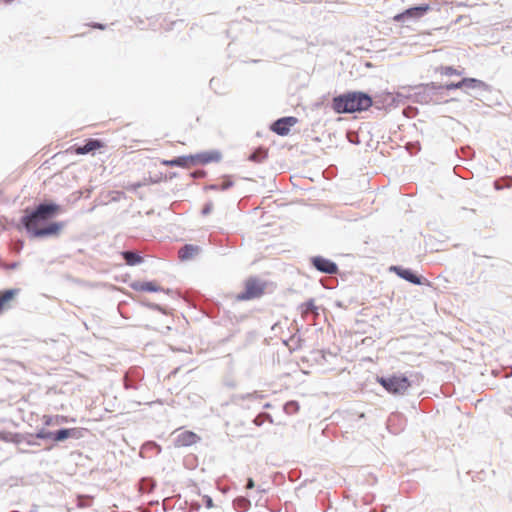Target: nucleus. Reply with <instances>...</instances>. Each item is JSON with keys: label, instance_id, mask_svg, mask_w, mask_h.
Listing matches in <instances>:
<instances>
[{"label": "nucleus", "instance_id": "1", "mask_svg": "<svg viewBox=\"0 0 512 512\" xmlns=\"http://www.w3.org/2000/svg\"><path fill=\"white\" fill-rule=\"evenodd\" d=\"M372 104V98L363 92H348L332 100V108L338 114L366 111Z\"/></svg>", "mask_w": 512, "mask_h": 512}, {"label": "nucleus", "instance_id": "2", "mask_svg": "<svg viewBox=\"0 0 512 512\" xmlns=\"http://www.w3.org/2000/svg\"><path fill=\"white\" fill-rule=\"evenodd\" d=\"M63 211L59 204L54 202L42 203L33 211L26 210L23 224H36L40 221H47L55 218Z\"/></svg>", "mask_w": 512, "mask_h": 512}, {"label": "nucleus", "instance_id": "3", "mask_svg": "<svg viewBox=\"0 0 512 512\" xmlns=\"http://www.w3.org/2000/svg\"><path fill=\"white\" fill-rule=\"evenodd\" d=\"M267 283L257 277H249L244 281V291L234 296L235 301H249L264 295Z\"/></svg>", "mask_w": 512, "mask_h": 512}, {"label": "nucleus", "instance_id": "4", "mask_svg": "<svg viewBox=\"0 0 512 512\" xmlns=\"http://www.w3.org/2000/svg\"><path fill=\"white\" fill-rule=\"evenodd\" d=\"M377 382L390 394L404 395L411 387V381L403 375L378 377Z\"/></svg>", "mask_w": 512, "mask_h": 512}, {"label": "nucleus", "instance_id": "5", "mask_svg": "<svg viewBox=\"0 0 512 512\" xmlns=\"http://www.w3.org/2000/svg\"><path fill=\"white\" fill-rule=\"evenodd\" d=\"M297 122L298 120L295 117H284L275 121L271 126V130L278 135L285 136L289 134L290 128Z\"/></svg>", "mask_w": 512, "mask_h": 512}, {"label": "nucleus", "instance_id": "6", "mask_svg": "<svg viewBox=\"0 0 512 512\" xmlns=\"http://www.w3.org/2000/svg\"><path fill=\"white\" fill-rule=\"evenodd\" d=\"M60 226H46L40 228L39 226H25L26 233L29 238L34 239L38 237H46L56 235Z\"/></svg>", "mask_w": 512, "mask_h": 512}, {"label": "nucleus", "instance_id": "7", "mask_svg": "<svg viewBox=\"0 0 512 512\" xmlns=\"http://www.w3.org/2000/svg\"><path fill=\"white\" fill-rule=\"evenodd\" d=\"M389 271L394 272L402 279H405L406 281L415 285H421L427 282L426 279H422L421 277L415 275L410 269H404L400 266H391Z\"/></svg>", "mask_w": 512, "mask_h": 512}, {"label": "nucleus", "instance_id": "8", "mask_svg": "<svg viewBox=\"0 0 512 512\" xmlns=\"http://www.w3.org/2000/svg\"><path fill=\"white\" fill-rule=\"evenodd\" d=\"M191 156V163H192V166L194 165H197V164H208V163H211V162H217L220 160L221 158V154L217 151H205V152H200V153H197L195 155H190Z\"/></svg>", "mask_w": 512, "mask_h": 512}, {"label": "nucleus", "instance_id": "9", "mask_svg": "<svg viewBox=\"0 0 512 512\" xmlns=\"http://www.w3.org/2000/svg\"><path fill=\"white\" fill-rule=\"evenodd\" d=\"M311 261L313 266L323 273L334 274L338 270V267L334 262L321 256L313 257Z\"/></svg>", "mask_w": 512, "mask_h": 512}, {"label": "nucleus", "instance_id": "10", "mask_svg": "<svg viewBox=\"0 0 512 512\" xmlns=\"http://www.w3.org/2000/svg\"><path fill=\"white\" fill-rule=\"evenodd\" d=\"M430 10L429 5L412 7L394 16V21L400 22L406 17L420 18Z\"/></svg>", "mask_w": 512, "mask_h": 512}, {"label": "nucleus", "instance_id": "11", "mask_svg": "<svg viewBox=\"0 0 512 512\" xmlns=\"http://www.w3.org/2000/svg\"><path fill=\"white\" fill-rule=\"evenodd\" d=\"M19 292L20 289L14 288L0 293V314L12 307V303Z\"/></svg>", "mask_w": 512, "mask_h": 512}, {"label": "nucleus", "instance_id": "12", "mask_svg": "<svg viewBox=\"0 0 512 512\" xmlns=\"http://www.w3.org/2000/svg\"><path fill=\"white\" fill-rule=\"evenodd\" d=\"M105 146L104 142L98 139H88L83 146H77L74 148V152L78 155H84L88 153H94Z\"/></svg>", "mask_w": 512, "mask_h": 512}, {"label": "nucleus", "instance_id": "13", "mask_svg": "<svg viewBox=\"0 0 512 512\" xmlns=\"http://www.w3.org/2000/svg\"><path fill=\"white\" fill-rule=\"evenodd\" d=\"M131 288L139 292H159L162 290L156 281H136L131 284Z\"/></svg>", "mask_w": 512, "mask_h": 512}, {"label": "nucleus", "instance_id": "14", "mask_svg": "<svg viewBox=\"0 0 512 512\" xmlns=\"http://www.w3.org/2000/svg\"><path fill=\"white\" fill-rule=\"evenodd\" d=\"M200 252V248L195 245L187 244L178 251V258L181 261H188L195 258Z\"/></svg>", "mask_w": 512, "mask_h": 512}, {"label": "nucleus", "instance_id": "15", "mask_svg": "<svg viewBox=\"0 0 512 512\" xmlns=\"http://www.w3.org/2000/svg\"><path fill=\"white\" fill-rule=\"evenodd\" d=\"M191 156H180L172 160H162L161 164L167 167L178 166L182 168H190L192 166Z\"/></svg>", "mask_w": 512, "mask_h": 512}, {"label": "nucleus", "instance_id": "16", "mask_svg": "<svg viewBox=\"0 0 512 512\" xmlns=\"http://www.w3.org/2000/svg\"><path fill=\"white\" fill-rule=\"evenodd\" d=\"M198 436L191 431H183L177 436V445L178 446H190L197 442Z\"/></svg>", "mask_w": 512, "mask_h": 512}, {"label": "nucleus", "instance_id": "17", "mask_svg": "<svg viewBox=\"0 0 512 512\" xmlns=\"http://www.w3.org/2000/svg\"><path fill=\"white\" fill-rule=\"evenodd\" d=\"M122 256L125 259L126 263L130 266L140 264L143 261V258L140 255L131 251L123 252Z\"/></svg>", "mask_w": 512, "mask_h": 512}, {"label": "nucleus", "instance_id": "18", "mask_svg": "<svg viewBox=\"0 0 512 512\" xmlns=\"http://www.w3.org/2000/svg\"><path fill=\"white\" fill-rule=\"evenodd\" d=\"M76 429H61L56 433H53V438L55 441H63L68 437L74 436Z\"/></svg>", "mask_w": 512, "mask_h": 512}, {"label": "nucleus", "instance_id": "19", "mask_svg": "<svg viewBox=\"0 0 512 512\" xmlns=\"http://www.w3.org/2000/svg\"><path fill=\"white\" fill-rule=\"evenodd\" d=\"M441 73L450 76V75H461V72L454 69L453 67L447 66L441 68Z\"/></svg>", "mask_w": 512, "mask_h": 512}, {"label": "nucleus", "instance_id": "20", "mask_svg": "<svg viewBox=\"0 0 512 512\" xmlns=\"http://www.w3.org/2000/svg\"><path fill=\"white\" fill-rule=\"evenodd\" d=\"M302 312H303V315H307L309 312H312L314 311L315 309V306H314V302L313 300H310L308 302H305L303 305H302Z\"/></svg>", "mask_w": 512, "mask_h": 512}, {"label": "nucleus", "instance_id": "21", "mask_svg": "<svg viewBox=\"0 0 512 512\" xmlns=\"http://www.w3.org/2000/svg\"><path fill=\"white\" fill-rule=\"evenodd\" d=\"M466 82H467V80H461V81H459V82H457V83H450V84H447V85L445 86V88H446L447 90L459 89V88L464 87V85H466Z\"/></svg>", "mask_w": 512, "mask_h": 512}, {"label": "nucleus", "instance_id": "22", "mask_svg": "<svg viewBox=\"0 0 512 512\" xmlns=\"http://www.w3.org/2000/svg\"><path fill=\"white\" fill-rule=\"evenodd\" d=\"M462 80H467L466 87L474 88L476 86L482 85V82L480 80L474 79V78H463Z\"/></svg>", "mask_w": 512, "mask_h": 512}, {"label": "nucleus", "instance_id": "23", "mask_svg": "<svg viewBox=\"0 0 512 512\" xmlns=\"http://www.w3.org/2000/svg\"><path fill=\"white\" fill-rule=\"evenodd\" d=\"M53 437V433L45 430H41L36 434V438L38 439H46Z\"/></svg>", "mask_w": 512, "mask_h": 512}, {"label": "nucleus", "instance_id": "24", "mask_svg": "<svg viewBox=\"0 0 512 512\" xmlns=\"http://www.w3.org/2000/svg\"><path fill=\"white\" fill-rule=\"evenodd\" d=\"M212 208H213V207H212V205H211V204H208V205H206V206L203 208L202 213H203V214H208V213H210V212H211Z\"/></svg>", "mask_w": 512, "mask_h": 512}, {"label": "nucleus", "instance_id": "25", "mask_svg": "<svg viewBox=\"0 0 512 512\" xmlns=\"http://www.w3.org/2000/svg\"><path fill=\"white\" fill-rule=\"evenodd\" d=\"M206 507L207 508L213 507V501L210 497H207V499H206Z\"/></svg>", "mask_w": 512, "mask_h": 512}, {"label": "nucleus", "instance_id": "26", "mask_svg": "<svg viewBox=\"0 0 512 512\" xmlns=\"http://www.w3.org/2000/svg\"><path fill=\"white\" fill-rule=\"evenodd\" d=\"M252 487H254V482H253L252 479H249L248 484H247V488H252Z\"/></svg>", "mask_w": 512, "mask_h": 512}, {"label": "nucleus", "instance_id": "27", "mask_svg": "<svg viewBox=\"0 0 512 512\" xmlns=\"http://www.w3.org/2000/svg\"><path fill=\"white\" fill-rule=\"evenodd\" d=\"M45 424H46V425H50V424H51V419H50V418L46 419V420H45Z\"/></svg>", "mask_w": 512, "mask_h": 512}]
</instances>
